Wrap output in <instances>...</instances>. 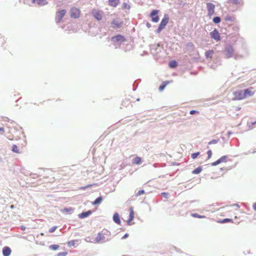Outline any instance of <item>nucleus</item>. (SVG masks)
Returning <instances> with one entry per match:
<instances>
[{"instance_id":"393cba45","label":"nucleus","mask_w":256,"mask_h":256,"mask_svg":"<svg viewBox=\"0 0 256 256\" xmlns=\"http://www.w3.org/2000/svg\"><path fill=\"white\" fill-rule=\"evenodd\" d=\"M168 65L170 67L172 68H174L177 66L178 64L176 61L172 60L170 62Z\"/></svg>"},{"instance_id":"c756f323","label":"nucleus","mask_w":256,"mask_h":256,"mask_svg":"<svg viewBox=\"0 0 256 256\" xmlns=\"http://www.w3.org/2000/svg\"><path fill=\"white\" fill-rule=\"evenodd\" d=\"M212 21L215 24H218L220 22V18L218 16H216L213 18Z\"/></svg>"},{"instance_id":"cd10ccee","label":"nucleus","mask_w":256,"mask_h":256,"mask_svg":"<svg viewBox=\"0 0 256 256\" xmlns=\"http://www.w3.org/2000/svg\"><path fill=\"white\" fill-rule=\"evenodd\" d=\"M214 54V50H208L206 52V56L208 58H212V54Z\"/></svg>"},{"instance_id":"f3484780","label":"nucleus","mask_w":256,"mask_h":256,"mask_svg":"<svg viewBox=\"0 0 256 256\" xmlns=\"http://www.w3.org/2000/svg\"><path fill=\"white\" fill-rule=\"evenodd\" d=\"M92 214V212L90 210H88L87 212H82V213L78 214V217L80 218H84L86 217H88L90 215Z\"/></svg>"},{"instance_id":"6e6552de","label":"nucleus","mask_w":256,"mask_h":256,"mask_svg":"<svg viewBox=\"0 0 256 256\" xmlns=\"http://www.w3.org/2000/svg\"><path fill=\"white\" fill-rule=\"evenodd\" d=\"M158 10H153L150 14L152 20L154 22H158L159 20V18L158 16Z\"/></svg>"},{"instance_id":"39448f33","label":"nucleus","mask_w":256,"mask_h":256,"mask_svg":"<svg viewBox=\"0 0 256 256\" xmlns=\"http://www.w3.org/2000/svg\"><path fill=\"white\" fill-rule=\"evenodd\" d=\"M233 95L234 100H242L244 98V92L242 90L234 92Z\"/></svg>"},{"instance_id":"a878e982","label":"nucleus","mask_w":256,"mask_h":256,"mask_svg":"<svg viewBox=\"0 0 256 256\" xmlns=\"http://www.w3.org/2000/svg\"><path fill=\"white\" fill-rule=\"evenodd\" d=\"M12 150L14 152H16L17 154L20 153V151L19 149L18 148L16 144L12 145Z\"/></svg>"},{"instance_id":"20e7f679","label":"nucleus","mask_w":256,"mask_h":256,"mask_svg":"<svg viewBox=\"0 0 256 256\" xmlns=\"http://www.w3.org/2000/svg\"><path fill=\"white\" fill-rule=\"evenodd\" d=\"M206 8L208 10V15L210 17H211L214 14L215 6L211 2H208L206 4Z\"/></svg>"},{"instance_id":"ddd939ff","label":"nucleus","mask_w":256,"mask_h":256,"mask_svg":"<svg viewBox=\"0 0 256 256\" xmlns=\"http://www.w3.org/2000/svg\"><path fill=\"white\" fill-rule=\"evenodd\" d=\"M130 216L129 218L127 220L128 224H130V222L133 220L134 218V212L132 208H130Z\"/></svg>"},{"instance_id":"4be33fe9","label":"nucleus","mask_w":256,"mask_h":256,"mask_svg":"<svg viewBox=\"0 0 256 256\" xmlns=\"http://www.w3.org/2000/svg\"><path fill=\"white\" fill-rule=\"evenodd\" d=\"M170 83L168 81L164 82L160 86L159 90L160 91H162L165 87Z\"/></svg>"},{"instance_id":"1a4fd4ad","label":"nucleus","mask_w":256,"mask_h":256,"mask_svg":"<svg viewBox=\"0 0 256 256\" xmlns=\"http://www.w3.org/2000/svg\"><path fill=\"white\" fill-rule=\"evenodd\" d=\"M255 91L252 87H250L246 89L244 91V98L248 96H250L254 94Z\"/></svg>"},{"instance_id":"c03bdc74","label":"nucleus","mask_w":256,"mask_h":256,"mask_svg":"<svg viewBox=\"0 0 256 256\" xmlns=\"http://www.w3.org/2000/svg\"><path fill=\"white\" fill-rule=\"evenodd\" d=\"M40 235L42 236H44V233H41V234H40Z\"/></svg>"},{"instance_id":"aec40b11","label":"nucleus","mask_w":256,"mask_h":256,"mask_svg":"<svg viewBox=\"0 0 256 256\" xmlns=\"http://www.w3.org/2000/svg\"><path fill=\"white\" fill-rule=\"evenodd\" d=\"M108 2L110 6L116 7L120 2L119 0H109Z\"/></svg>"},{"instance_id":"5701e85b","label":"nucleus","mask_w":256,"mask_h":256,"mask_svg":"<svg viewBox=\"0 0 256 256\" xmlns=\"http://www.w3.org/2000/svg\"><path fill=\"white\" fill-rule=\"evenodd\" d=\"M96 238L98 242L104 240V234L102 232H99Z\"/></svg>"},{"instance_id":"dca6fc26","label":"nucleus","mask_w":256,"mask_h":256,"mask_svg":"<svg viewBox=\"0 0 256 256\" xmlns=\"http://www.w3.org/2000/svg\"><path fill=\"white\" fill-rule=\"evenodd\" d=\"M234 49L231 47L229 46L226 49V54L227 58H229L231 57L234 53Z\"/></svg>"},{"instance_id":"412c9836","label":"nucleus","mask_w":256,"mask_h":256,"mask_svg":"<svg viewBox=\"0 0 256 256\" xmlns=\"http://www.w3.org/2000/svg\"><path fill=\"white\" fill-rule=\"evenodd\" d=\"M142 162V160L140 157L136 156L132 160V164H140Z\"/></svg>"},{"instance_id":"f8f14e48","label":"nucleus","mask_w":256,"mask_h":256,"mask_svg":"<svg viewBox=\"0 0 256 256\" xmlns=\"http://www.w3.org/2000/svg\"><path fill=\"white\" fill-rule=\"evenodd\" d=\"M227 160L228 156H222L218 160L216 161L212 162V165L213 166H215L222 162H227Z\"/></svg>"},{"instance_id":"79ce46f5","label":"nucleus","mask_w":256,"mask_h":256,"mask_svg":"<svg viewBox=\"0 0 256 256\" xmlns=\"http://www.w3.org/2000/svg\"><path fill=\"white\" fill-rule=\"evenodd\" d=\"M252 208L254 210H256V202H254L252 205Z\"/></svg>"},{"instance_id":"4c0bfd02","label":"nucleus","mask_w":256,"mask_h":256,"mask_svg":"<svg viewBox=\"0 0 256 256\" xmlns=\"http://www.w3.org/2000/svg\"><path fill=\"white\" fill-rule=\"evenodd\" d=\"M207 154H208V158L210 159L212 157V150H208L207 152Z\"/></svg>"},{"instance_id":"7c9ffc66","label":"nucleus","mask_w":256,"mask_h":256,"mask_svg":"<svg viewBox=\"0 0 256 256\" xmlns=\"http://www.w3.org/2000/svg\"><path fill=\"white\" fill-rule=\"evenodd\" d=\"M59 248V246L58 244H52L49 246V248L52 250H56Z\"/></svg>"},{"instance_id":"c9c22d12","label":"nucleus","mask_w":256,"mask_h":256,"mask_svg":"<svg viewBox=\"0 0 256 256\" xmlns=\"http://www.w3.org/2000/svg\"><path fill=\"white\" fill-rule=\"evenodd\" d=\"M57 228L56 226H54L49 230V232L50 233L54 232Z\"/></svg>"},{"instance_id":"f257e3e1","label":"nucleus","mask_w":256,"mask_h":256,"mask_svg":"<svg viewBox=\"0 0 256 256\" xmlns=\"http://www.w3.org/2000/svg\"><path fill=\"white\" fill-rule=\"evenodd\" d=\"M169 18L168 15H164V18L162 19L159 26L157 30L158 32H160L163 30L165 26H166L168 22Z\"/></svg>"},{"instance_id":"b1692460","label":"nucleus","mask_w":256,"mask_h":256,"mask_svg":"<svg viewBox=\"0 0 256 256\" xmlns=\"http://www.w3.org/2000/svg\"><path fill=\"white\" fill-rule=\"evenodd\" d=\"M202 170V168L200 166L197 168L196 169L192 171V174H200Z\"/></svg>"},{"instance_id":"423d86ee","label":"nucleus","mask_w":256,"mask_h":256,"mask_svg":"<svg viewBox=\"0 0 256 256\" xmlns=\"http://www.w3.org/2000/svg\"><path fill=\"white\" fill-rule=\"evenodd\" d=\"M92 14L96 19L100 20L102 18L103 12L102 10H94L92 12Z\"/></svg>"},{"instance_id":"0eeeda50","label":"nucleus","mask_w":256,"mask_h":256,"mask_svg":"<svg viewBox=\"0 0 256 256\" xmlns=\"http://www.w3.org/2000/svg\"><path fill=\"white\" fill-rule=\"evenodd\" d=\"M210 36L212 39H214L216 41H220V34L216 29H214L210 32Z\"/></svg>"},{"instance_id":"e433bc0d","label":"nucleus","mask_w":256,"mask_h":256,"mask_svg":"<svg viewBox=\"0 0 256 256\" xmlns=\"http://www.w3.org/2000/svg\"><path fill=\"white\" fill-rule=\"evenodd\" d=\"M218 142V140H210L208 144H215Z\"/></svg>"},{"instance_id":"72a5a7b5","label":"nucleus","mask_w":256,"mask_h":256,"mask_svg":"<svg viewBox=\"0 0 256 256\" xmlns=\"http://www.w3.org/2000/svg\"><path fill=\"white\" fill-rule=\"evenodd\" d=\"M200 154V152H196V153H194V154H192V155H191V157L192 159H195Z\"/></svg>"},{"instance_id":"f03ea898","label":"nucleus","mask_w":256,"mask_h":256,"mask_svg":"<svg viewBox=\"0 0 256 256\" xmlns=\"http://www.w3.org/2000/svg\"><path fill=\"white\" fill-rule=\"evenodd\" d=\"M70 16L73 18H78L80 15V10L79 8L74 7L70 12Z\"/></svg>"},{"instance_id":"9b49d317","label":"nucleus","mask_w":256,"mask_h":256,"mask_svg":"<svg viewBox=\"0 0 256 256\" xmlns=\"http://www.w3.org/2000/svg\"><path fill=\"white\" fill-rule=\"evenodd\" d=\"M112 40L115 42H122L126 41V38L123 36L118 34L112 38Z\"/></svg>"},{"instance_id":"9d476101","label":"nucleus","mask_w":256,"mask_h":256,"mask_svg":"<svg viewBox=\"0 0 256 256\" xmlns=\"http://www.w3.org/2000/svg\"><path fill=\"white\" fill-rule=\"evenodd\" d=\"M227 3L229 6H242L244 4L242 0H228Z\"/></svg>"},{"instance_id":"58836bf2","label":"nucleus","mask_w":256,"mask_h":256,"mask_svg":"<svg viewBox=\"0 0 256 256\" xmlns=\"http://www.w3.org/2000/svg\"><path fill=\"white\" fill-rule=\"evenodd\" d=\"M162 196L164 198H168V192H162L161 194Z\"/></svg>"},{"instance_id":"f704fd0d","label":"nucleus","mask_w":256,"mask_h":256,"mask_svg":"<svg viewBox=\"0 0 256 256\" xmlns=\"http://www.w3.org/2000/svg\"><path fill=\"white\" fill-rule=\"evenodd\" d=\"M144 194V190H139V191H138V192L136 194V196H140V195L143 194Z\"/></svg>"},{"instance_id":"49530a36","label":"nucleus","mask_w":256,"mask_h":256,"mask_svg":"<svg viewBox=\"0 0 256 256\" xmlns=\"http://www.w3.org/2000/svg\"><path fill=\"white\" fill-rule=\"evenodd\" d=\"M254 123H256V122Z\"/></svg>"},{"instance_id":"a18cd8bd","label":"nucleus","mask_w":256,"mask_h":256,"mask_svg":"<svg viewBox=\"0 0 256 256\" xmlns=\"http://www.w3.org/2000/svg\"><path fill=\"white\" fill-rule=\"evenodd\" d=\"M62 256H65V254H62Z\"/></svg>"},{"instance_id":"c85d7f7f","label":"nucleus","mask_w":256,"mask_h":256,"mask_svg":"<svg viewBox=\"0 0 256 256\" xmlns=\"http://www.w3.org/2000/svg\"><path fill=\"white\" fill-rule=\"evenodd\" d=\"M102 201V198L100 196L96 198L95 200L93 202V204H100Z\"/></svg>"},{"instance_id":"4468645a","label":"nucleus","mask_w":256,"mask_h":256,"mask_svg":"<svg viewBox=\"0 0 256 256\" xmlns=\"http://www.w3.org/2000/svg\"><path fill=\"white\" fill-rule=\"evenodd\" d=\"M122 26V22H119L116 20H114L112 22V26L114 28H119Z\"/></svg>"},{"instance_id":"ea45409f","label":"nucleus","mask_w":256,"mask_h":256,"mask_svg":"<svg viewBox=\"0 0 256 256\" xmlns=\"http://www.w3.org/2000/svg\"><path fill=\"white\" fill-rule=\"evenodd\" d=\"M199 112L198 111L195 110H192L190 111V114H198Z\"/></svg>"},{"instance_id":"7ed1b4c3","label":"nucleus","mask_w":256,"mask_h":256,"mask_svg":"<svg viewBox=\"0 0 256 256\" xmlns=\"http://www.w3.org/2000/svg\"><path fill=\"white\" fill-rule=\"evenodd\" d=\"M66 10H62L58 11L56 12V18H56V20L57 23H59V22H61V20H62V18H64V15L66 14Z\"/></svg>"},{"instance_id":"2f4dec72","label":"nucleus","mask_w":256,"mask_h":256,"mask_svg":"<svg viewBox=\"0 0 256 256\" xmlns=\"http://www.w3.org/2000/svg\"><path fill=\"white\" fill-rule=\"evenodd\" d=\"M224 20L226 22H232L234 20V18L230 16H227L224 18Z\"/></svg>"},{"instance_id":"2eb2a0df","label":"nucleus","mask_w":256,"mask_h":256,"mask_svg":"<svg viewBox=\"0 0 256 256\" xmlns=\"http://www.w3.org/2000/svg\"><path fill=\"white\" fill-rule=\"evenodd\" d=\"M11 253V250L8 246H5L2 250V254L4 256H9Z\"/></svg>"},{"instance_id":"bb28decb","label":"nucleus","mask_w":256,"mask_h":256,"mask_svg":"<svg viewBox=\"0 0 256 256\" xmlns=\"http://www.w3.org/2000/svg\"><path fill=\"white\" fill-rule=\"evenodd\" d=\"M228 222H232L233 221L232 219L228 218L218 221V222L220 223V224Z\"/></svg>"},{"instance_id":"a19ab883","label":"nucleus","mask_w":256,"mask_h":256,"mask_svg":"<svg viewBox=\"0 0 256 256\" xmlns=\"http://www.w3.org/2000/svg\"><path fill=\"white\" fill-rule=\"evenodd\" d=\"M4 128L2 127H0V134H3L4 133Z\"/></svg>"},{"instance_id":"37998d69","label":"nucleus","mask_w":256,"mask_h":256,"mask_svg":"<svg viewBox=\"0 0 256 256\" xmlns=\"http://www.w3.org/2000/svg\"><path fill=\"white\" fill-rule=\"evenodd\" d=\"M128 236V234H126L124 236H123V238H127Z\"/></svg>"},{"instance_id":"473e14b6","label":"nucleus","mask_w":256,"mask_h":256,"mask_svg":"<svg viewBox=\"0 0 256 256\" xmlns=\"http://www.w3.org/2000/svg\"><path fill=\"white\" fill-rule=\"evenodd\" d=\"M192 216L194 218H205V216H200L198 214H192Z\"/></svg>"},{"instance_id":"6ab92c4d","label":"nucleus","mask_w":256,"mask_h":256,"mask_svg":"<svg viewBox=\"0 0 256 256\" xmlns=\"http://www.w3.org/2000/svg\"><path fill=\"white\" fill-rule=\"evenodd\" d=\"M113 220L114 221L118 224H120V216H119V214H118V213H115L114 216H113Z\"/></svg>"},{"instance_id":"a211bd4d","label":"nucleus","mask_w":256,"mask_h":256,"mask_svg":"<svg viewBox=\"0 0 256 256\" xmlns=\"http://www.w3.org/2000/svg\"><path fill=\"white\" fill-rule=\"evenodd\" d=\"M33 3H36L40 6H44L48 4L46 0H33Z\"/></svg>"}]
</instances>
